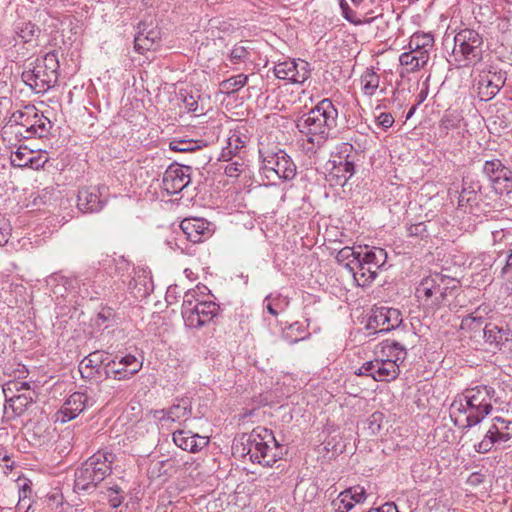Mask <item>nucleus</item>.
I'll return each mask as SVG.
<instances>
[{
	"mask_svg": "<svg viewBox=\"0 0 512 512\" xmlns=\"http://www.w3.org/2000/svg\"><path fill=\"white\" fill-rule=\"evenodd\" d=\"M497 401L496 391L491 386L478 385L465 389L451 403L450 417L459 428H471L491 413L492 404Z\"/></svg>",
	"mask_w": 512,
	"mask_h": 512,
	"instance_id": "f257e3e1",
	"label": "nucleus"
},
{
	"mask_svg": "<svg viewBox=\"0 0 512 512\" xmlns=\"http://www.w3.org/2000/svg\"><path fill=\"white\" fill-rule=\"evenodd\" d=\"M338 110L332 100L325 98L302 114L296 120V128L309 145L307 153H316L328 140L332 130L337 127Z\"/></svg>",
	"mask_w": 512,
	"mask_h": 512,
	"instance_id": "f03ea898",
	"label": "nucleus"
},
{
	"mask_svg": "<svg viewBox=\"0 0 512 512\" xmlns=\"http://www.w3.org/2000/svg\"><path fill=\"white\" fill-rule=\"evenodd\" d=\"M243 455L253 463L271 467L283 456V447L276 440L272 430L258 426L242 437Z\"/></svg>",
	"mask_w": 512,
	"mask_h": 512,
	"instance_id": "7ed1b4c3",
	"label": "nucleus"
},
{
	"mask_svg": "<svg viewBox=\"0 0 512 512\" xmlns=\"http://www.w3.org/2000/svg\"><path fill=\"white\" fill-rule=\"evenodd\" d=\"M58 70L57 54L48 52L24 69L21 79L36 94H44L57 83Z\"/></svg>",
	"mask_w": 512,
	"mask_h": 512,
	"instance_id": "20e7f679",
	"label": "nucleus"
},
{
	"mask_svg": "<svg viewBox=\"0 0 512 512\" xmlns=\"http://www.w3.org/2000/svg\"><path fill=\"white\" fill-rule=\"evenodd\" d=\"M458 286L459 282L456 279L434 273L420 281L415 295L424 306L437 309L446 304L448 296H452Z\"/></svg>",
	"mask_w": 512,
	"mask_h": 512,
	"instance_id": "39448f33",
	"label": "nucleus"
},
{
	"mask_svg": "<svg viewBox=\"0 0 512 512\" xmlns=\"http://www.w3.org/2000/svg\"><path fill=\"white\" fill-rule=\"evenodd\" d=\"M345 267L352 273L354 281L360 287L369 286L377 277L378 271L387 261V252L380 247L365 248Z\"/></svg>",
	"mask_w": 512,
	"mask_h": 512,
	"instance_id": "423d86ee",
	"label": "nucleus"
},
{
	"mask_svg": "<svg viewBox=\"0 0 512 512\" xmlns=\"http://www.w3.org/2000/svg\"><path fill=\"white\" fill-rule=\"evenodd\" d=\"M114 454L97 451L89 457L75 472V488L87 491L95 488L112 472Z\"/></svg>",
	"mask_w": 512,
	"mask_h": 512,
	"instance_id": "0eeeda50",
	"label": "nucleus"
},
{
	"mask_svg": "<svg viewBox=\"0 0 512 512\" xmlns=\"http://www.w3.org/2000/svg\"><path fill=\"white\" fill-rule=\"evenodd\" d=\"M484 40L473 29H462L454 37L453 57L459 67H471L483 60Z\"/></svg>",
	"mask_w": 512,
	"mask_h": 512,
	"instance_id": "6e6552de",
	"label": "nucleus"
},
{
	"mask_svg": "<svg viewBox=\"0 0 512 512\" xmlns=\"http://www.w3.org/2000/svg\"><path fill=\"white\" fill-rule=\"evenodd\" d=\"M181 313L187 327L201 328L218 315L219 305L211 300H200L196 290H189L184 295Z\"/></svg>",
	"mask_w": 512,
	"mask_h": 512,
	"instance_id": "1a4fd4ad",
	"label": "nucleus"
},
{
	"mask_svg": "<svg viewBox=\"0 0 512 512\" xmlns=\"http://www.w3.org/2000/svg\"><path fill=\"white\" fill-rule=\"evenodd\" d=\"M259 156L266 178L292 180L296 176V165L284 150L260 148Z\"/></svg>",
	"mask_w": 512,
	"mask_h": 512,
	"instance_id": "9d476101",
	"label": "nucleus"
},
{
	"mask_svg": "<svg viewBox=\"0 0 512 512\" xmlns=\"http://www.w3.org/2000/svg\"><path fill=\"white\" fill-rule=\"evenodd\" d=\"M11 121L25 128V132L28 134L27 138L45 137L52 127L51 121L43 113L38 112L34 106H26L24 110L15 111L11 116Z\"/></svg>",
	"mask_w": 512,
	"mask_h": 512,
	"instance_id": "9b49d317",
	"label": "nucleus"
},
{
	"mask_svg": "<svg viewBox=\"0 0 512 512\" xmlns=\"http://www.w3.org/2000/svg\"><path fill=\"white\" fill-rule=\"evenodd\" d=\"M402 323L401 312L396 308L375 306L367 322V329L374 333L388 332Z\"/></svg>",
	"mask_w": 512,
	"mask_h": 512,
	"instance_id": "f8f14e48",
	"label": "nucleus"
},
{
	"mask_svg": "<svg viewBox=\"0 0 512 512\" xmlns=\"http://www.w3.org/2000/svg\"><path fill=\"white\" fill-rule=\"evenodd\" d=\"M400 368L395 364V360L379 358L378 356L370 361H366L358 369L357 375L372 377L375 381H392L398 377Z\"/></svg>",
	"mask_w": 512,
	"mask_h": 512,
	"instance_id": "ddd939ff",
	"label": "nucleus"
},
{
	"mask_svg": "<svg viewBox=\"0 0 512 512\" xmlns=\"http://www.w3.org/2000/svg\"><path fill=\"white\" fill-rule=\"evenodd\" d=\"M274 74L279 79L302 84L310 77L311 68L305 60L289 59L277 63L274 67Z\"/></svg>",
	"mask_w": 512,
	"mask_h": 512,
	"instance_id": "4468645a",
	"label": "nucleus"
},
{
	"mask_svg": "<svg viewBox=\"0 0 512 512\" xmlns=\"http://www.w3.org/2000/svg\"><path fill=\"white\" fill-rule=\"evenodd\" d=\"M484 174L489 177L494 190L503 194L512 189V171L499 159L487 160L483 166Z\"/></svg>",
	"mask_w": 512,
	"mask_h": 512,
	"instance_id": "2eb2a0df",
	"label": "nucleus"
},
{
	"mask_svg": "<svg viewBox=\"0 0 512 512\" xmlns=\"http://www.w3.org/2000/svg\"><path fill=\"white\" fill-rule=\"evenodd\" d=\"M191 170L190 166L171 164L163 175V189L170 195L181 192L191 182Z\"/></svg>",
	"mask_w": 512,
	"mask_h": 512,
	"instance_id": "dca6fc26",
	"label": "nucleus"
},
{
	"mask_svg": "<svg viewBox=\"0 0 512 512\" xmlns=\"http://www.w3.org/2000/svg\"><path fill=\"white\" fill-rule=\"evenodd\" d=\"M107 190L104 185L82 187L77 194V207L83 213H97L103 209L106 199L103 193Z\"/></svg>",
	"mask_w": 512,
	"mask_h": 512,
	"instance_id": "f3484780",
	"label": "nucleus"
},
{
	"mask_svg": "<svg viewBox=\"0 0 512 512\" xmlns=\"http://www.w3.org/2000/svg\"><path fill=\"white\" fill-rule=\"evenodd\" d=\"M477 84V91L482 101H489L494 98L506 81L505 72L489 69L483 71Z\"/></svg>",
	"mask_w": 512,
	"mask_h": 512,
	"instance_id": "a211bd4d",
	"label": "nucleus"
},
{
	"mask_svg": "<svg viewBox=\"0 0 512 512\" xmlns=\"http://www.w3.org/2000/svg\"><path fill=\"white\" fill-rule=\"evenodd\" d=\"M95 401L83 392H74L64 402L60 409L61 421L67 422L76 418L88 406L94 405Z\"/></svg>",
	"mask_w": 512,
	"mask_h": 512,
	"instance_id": "6ab92c4d",
	"label": "nucleus"
},
{
	"mask_svg": "<svg viewBox=\"0 0 512 512\" xmlns=\"http://www.w3.org/2000/svg\"><path fill=\"white\" fill-rule=\"evenodd\" d=\"M180 228L192 243H200L210 235L209 222L201 218H186L181 221Z\"/></svg>",
	"mask_w": 512,
	"mask_h": 512,
	"instance_id": "aec40b11",
	"label": "nucleus"
},
{
	"mask_svg": "<svg viewBox=\"0 0 512 512\" xmlns=\"http://www.w3.org/2000/svg\"><path fill=\"white\" fill-rule=\"evenodd\" d=\"M106 359V353L99 350H96L84 357L79 364L81 377L88 380L99 378L101 366Z\"/></svg>",
	"mask_w": 512,
	"mask_h": 512,
	"instance_id": "412c9836",
	"label": "nucleus"
},
{
	"mask_svg": "<svg viewBox=\"0 0 512 512\" xmlns=\"http://www.w3.org/2000/svg\"><path fill=\"white\" fill-rule=\"evenodd\" d=\"M174 443L182 450L195 453L208 444L206 437L192 434L191 431L177 430L173 433Z\"/></svg>",
	"mask_w": 512,
	"mask_h": 512,
	"instance_id": "4be33fe9",
	"label": "nucleus"
},
{
	"mask_svg": "<svg viewBox=\"0 0 512 512\" xmlns=\"http://www.w3.org/2000/svg\"><path fill=\"white\" fill-rule=\"evenodd\" d=\"M244 128H237L232 131L228 137L227 146H225L220 155V160L229 161L243 149L249 141V136Z\"/></svg>",
	"mask_w": 512,
	"mask_h": 512,
	"instance_id": "5701e85b",
	"label": "nucleus"
},
{
	"mask_svg": "<svg viewBox=\"0 0 512 512\" xmlns=\"http://www.w3.org/2000/svg\"><path fill=\"white\" fill-rule=\"evenodd\" d=\"M138 28L139 31L134 38V48L138 53L144 54L146 51L154 49L160 38V32L157 29L147 31L145 23H140Z\"/></svg>",
	"mask_w": 512,
	"mask_h": 512,
	"instance_id": "b1692460",
	"label": "nucleus"
},
{
	"mask_svg": "<svg viewBox=\"0 0 512 512\" xmlns=\"http://www.w3.org/2000/svg\"><path fill=\"white\" fill-rule=\"evenodd\" d=\"M379 358L395 360V364L400 367L407 356L406 348L396 341L386 340L376 352Z\"/></svg>",
	"mask_w": 512,
	"mask_h": 512,
	"instance_id": "393cba45",
	"label": "nucleus"
},
{
	"mask_svg": "<svg viewBox=\"0 0 512 512\" xmlns=\"http://www.w3.org/2000/svg\"><path fill=\"white\" fill-rule=\"evenodd\" d=\"M191 415V409L188 407L186 401H182V403L175 404L171 406L168 410H155L154 418L159 421H179V420H187Z\"/></svg>",
	"mask_w": 512,
	"mask_h": 512,
	"instance_id": "a878e982",
	"label": "nucleus"
},
{
	"mask_svg": "<svg viewBox=\"0 0 512 512\" xmlns=\"http://www.w3.org/2000/svg\"><path fill=\"white\" fill-rule=\"evenodd\" d=\"M483 336L487 344L498 349H501L509 340V332L492 323L485 325L483 328Z\"/></svg>",
	"mask_w": 512,
	"mask_h": 512,
	"instance_id": "bb28decb",
	"label": "nucleus"
},
{
	"mask_svg": "<svg viewBox=\"0 0 512 512\" xmlns=\"http://www.w3.org/2000/svg\"><path fill=\"white\" fill-rule=\"evenodd\" d=\"M463 120L460 112L457 110H446L438 123L439 138H446L449 132L460 127Z\"/></svg>",
	"mask_w": 512,
	"mask_h": 512,
	"instance_id": "cd10ccee",
	"label": "nucleus"
},
{
	"mask_svg": "<svg viewBox=\"0 0 512 512\" xmlns=\"http://www.w3.org/2000/svg\"><path fill=\"white\" fill-rule=\"evenodd\" d=\"M27 436L29 441L34 445H44L49 442L51 438L50 427L48 421H38L27 428Z\"/></svg>",
	"mask_w": 512,
	"mask_h": 512,
	"instance_id": "c85d7f7f",
	"label": "nucleus"
},
{
	"mask_svg": "<svg viewBox=\"0 0 512 512\" xmlns=\"http://www.w3.org/2000/svg\"><path fill=\"white\" fill-rule=\"evenodd\" d=\"M354 172V160L337 161V159H333V169L331 174L338 178L335 181L337 185L344 186L353 176Z\"/></svg>",
	"mask_w": 512,
	"mask_h": 512,
	"instance_id": "c756f323",
	"label": "nucleus"
},
{
	"mask_svg": "<svg viewBox=\"0 0 512 512\" xmlns=\"http://www.w3.org/2000/svg\"><path fill=\"white\" fill-rule=\"evenodd\" d=\"M15 34L23 43L36 42L41 34V29L31 21H20L14 28Z\"/></svg>",
	"mask_w": 512,
	"mask_h": 512,
	"instance_id": "7c9ffc66",
	"label": "nucleus"
},
{
	"mask_svg": "<svg viewBox=\"0 0 512 512\" xmlns=\"http://www.w3.org/2000/svg\"><path fill=\"white\" fill-rule=\"evenodd\" d=\"M498 434L499 430H497V427H494L493 423H491L483 439L474 446L475 450L482 454L490 452L496 443L503 442L498 439Z\"/></svg>",
	"mask_w": 512,
	"mask_h": 512,
	"instance_id": "2f4dec72",
	"label": "nucleus"
},
{
	"mask_svg": "<svg viewBox=\"0 0 512 512\" xmlns=\"http://www.w3.org/2000/svg\"><path fill=\"white\" fill-rule=\"evenodd\" d=\"M360 81L363 93L373 96L379 87L380 77L372 68H367L361 75Z\"/></svg>",
	"mask_w": 512,
	"mask_h": 512,
	"instance_id": "473e14b6",
	"label": "nucleus"
},
{
	"mask_svg": "<svg viewBox=\"0 0 512 512\" xmlns=\"http://www.w3.org/2000/svg\"><path fill=\"white\" fill-rule=\"evenodd\" d=\"M463 188L459 195V205L464 203H470L476 200L477 193L481 190L479 182L471 181L468 185L467 179H471L469 176L463 178Z\"/></svg>",
	"mask_w": 512,
	"mask_h": 512,
	"instance_id": "72a5a7b5",
	"label": "nucleus"
},
{
	"mask_svg": "<svg viewBox=\"0 0 512 512\" xmlns=\"http://www.w3.org/2000/svg\"><path fill=\"white\" fill-rule=\"evenodd\" d=\"M248 76L245 74H238L232 76L220 83V90L225 94H233L239 91L247 83Z\"/></svg>",
	"mask_w": 512,
	"mask_h": 512,
	"instance_id": "f704fd0d",
	"label": "nucleus"
},
{
	"mask_svg": "<svg viewBox=\"0 0 512 512\" xmlns=\"http://www.w3.org/2000/svg\"><path fill=\"white\" fill-rule=\"evenodd\" d=\"M421 56L420 59L412 55V52H404L399 57V62L405 68L406 73H413L420 70L425 66V59Z\"/></svg>",
	"mask_w": 512,
	"mask_h": 512,
	"instance_id": "c9c22d12",
	"label": "nucleus"
},
{
	"mask_svg": "<svg viewBox=\"0 0 512 512\" xmlns=\"http://www.w3.org/2000/svg\"><path fill=\"white\" fill-rule=\"evenodd\" d=\"M32 159H34V151L27 147H19L10 156L11 164L19 168L27 167Z\"/></svg>",
	"mask_w": 512,
	"mask_h": 512,
	"instance_id": "e433bc0d",
	"label": "nucleus"
},
{
	"mask_svg": "<svg viewBox=\"0 0 512 512\" xmlns=\"http://www.w3.org/2000/svg\"><path fill=\"white\" fill-rule=\"evenodd\" d=\"M32 402L31 396L25 394L17 395L7 401L5 409L11 408L15 416H20Z\"/></svg>",
	"mask_w": 512,
	"mask_h": 512,
	"instance_id": "4c0bfd02",
	"label": "nucleus"
},
{
	"mask_svg": "<svg viewBox=\"0 0 512 512\" xmlns=\"http://www.w3.org/2000/svg\"><path fill=\"white\" fill-rule=\"evenodd\" d=\"M106 377H111L116 380H128L132 377L128 369L123 366H119L116 360H112L106 364L105 369Z\"/></svg>",
	"mask_w": 512,
	"mask_h": 512,
	"instance_id": "58836bf2",
	"label": "nucleus"
},
{
	"mask_svg": "<svg viewBox=\"0 0 512 512\" xmlns=\"http://www.w3.org/2000/svg\"><path fill=\"white\" fill-rule=\"evenodd\" d=\"M494 427L499 430L498 439L506 442L512 437V420L508 421L502 417H494L492 420Z\"/></svg>",
	"mask_w": 512,
	"mask_h": 512,
	"instance_id": "ea45409f",
	"label": "nucleus"
},
{
	"mask_svg": "<svg viewBox=\"0 0 512 512\" xmlns=\"http://www.w3.org/2000/svg\"><path fill=\"white\" fill-rule=\"evenodd\" d=\"M246 44L247 42L241 41L231 50L230 60L233 64L245 62L249 58L251 49Z\"/></svg>",
	"mask_w": 512,
	"mask_h": 512,
	"instance_id": "a19ab883",
	"label": "nucleus"
},
{
	"mask_svg": "<svg viewBox=\"0 0 512 512\" xmlns=\"http://www.w3.org/2000/svg\"><path fill=\"white\" fill-rule=\"evenodd\" d=\"M118 365L125 367V369H128L129 373L132 376L138 373L142 368V362L131 354L121 357L120 360L118 361Z\"/></svg>",
	"mask_w": 512,
	"mask_h": 512,
	"instance_id": "79ce46f5",
	"label": "nucleus"
},
{
	"mask_svg": "<svg viewBox=\"0 0 512 512\" xmlns=\"http://www.w3.org/2000/svg\"><path fill=\"white\" fill-rule=\"evenodd\" d=\"M434 39L430 34L425 33H415L409 42V47L415 46V48H431L433 46Z\"/></svg>",
	"mask_w": 512,
	"mask_h": 512,
	"instance_id": "37998d69",
	"label": "nucleus"
},
{
	"mask_svg": "<svg viewBox=\"0 0 512 512\" xmlns=\"http://www.w3.org/2000/svg\"><path fill=\"white\" fill-rule=\"evenodd\" d=\"M335 508L334 512H348L354 507V503L350 500L348 494L342 491L336 500L332 502Z\"/></svg>",
	"mask_w": 512,
	"mask_h": 512,
	"instance_id": "c03bdc74",
	"label": "nucleus"
},
{
	"mask_svg": "<svg viewBox=\"0 0 512 512\" xmlns=\"http://www.w3.org/2000/svg\"><path fill=\"white\" fill-rule=\"evenodd\" d=\"M169 147L177 152H191L199 148L196 141L193 140H177L174 139L170 142Z\"/></svg>",
	"mask_w": 512,
	"mask_h": 512,
	"instance_id": "a18cd8bd",
	"label": "nucleus"
},
{
	"mask_svg": "<svg viewBox=\"0 0 512 512\" xmlns=\"http://www.w3.org/2000/svg\"><path fill=\"white\" fill-rule=\"evenodd\" d=\"M354 152V147L350 143H340L336 147V154L334 156V159H337V161H343V160H353L352 154Z\"/></svg>",
	"mask_w": 512,
	"mask_h": 512,
	"instance_id": "49530a36",
	"label": "nucleus"
},
{
	"mask_svg": "<svg viewBox=\"0 0 512 512\" xmlns=\"http://www.w3.org/2000/svg\"><path fill=\"white\" fill-rule=\"evenodd\" d=\"M360 254V251H355L352 247H344L342 248L336 255V260L339 263H351L352 260H355L354 257Z\"/></svg>",
	"mask_w": 512,
	"mask_h": 512,
	"instance_id": "de8ad7c7",
	"label": "nucleus"
},
{
	"mask_svg": "<svg viewBox=\"0 0 512 512\" xmlns=\"http://www.w3.org/2000/svg\"><path fill=\"white\" fill-rule=\"evenodd\" d=\"M353 503H362L366 500L365 489L361 486H354L344 490Z\"/></svg>",
	"mask_w": 512,
	"mask_h": 512,
	"instance_id": "09e8293b",
	"label": "nucleus"
},
{
	"mask_svg": "<svg viewBox=\"0 0 512 512\" xmlns=\"http://www.w3.org/2000/svg\"><path fill=\"white\" fill-rule=\"evenodd\" d=\"M339 6L342 11L343 17L353 24H360L361 21L356 19L355 12L349 7L346 0H339Z\"/></svg>",
	"mask_w": 512,
	"mask_h": 512,
	"instance_id": "8fccbe9b",
	"label": "nucleus"
},
{
	"mask_svg": "<svg viewBox=\"0 0 512 512\" xmlns=\"http://www.w3.org/2000/svg\"><path fill=\"white\" fill-rule=\"evenodd\" d=\"M395 120L391 113L388 112H381L376 117V124L377 126L381 127L384 130H387L388 128L392 127Z\"/></svg>",
	"mask_w": 512,
	"mask_h": 512,
	"instance_id": "3c124183",
	"label": "nucleus"
},
{
	"mask_svg": "<svg viewBox=\"0 0 512 512\" xmlns=\"http://www.w3.org/2000/svg\"><path fill=\"white\" fill-rule=\"evenodd\" d=\"M31 492H32V490H31V487L29 486L28 483H24L23 485L20 486V488H19V501H18V504H17V509L18 510H21L22 503L26 502L27 499H28V508H30V506H31V502H30Z\"/></svg>",
	"mask_w": 512,
	"mask_h": 512,
	"instance_id": "603ef678",
	"label": "nucleus"
},
{
	"mask_svg": "<svg viewBox=\"0 0 512 512\" xmlns=\"http://www.w3.org/2000/svg\"><path fill=\"white\" fill-rule=\"evenodd\" d=\"M509 236H511L510 230L507 228H501L492 231V237L494 243L508 242Z\"/></svg>",
	"mask_w": 512,
	"mask_h": 512,
	"instance_id": "864d4df0",
	"label": "nucleus"
},
{
	"mask_svg": "<svg viewBox=\"0 0 512 512\" xmlns=\"http://www.w3.org/2000/svg\"><path fill=\"white\" fill-rule=\"evenodd\" d=\"M409 236H420L423 237L427 231L424 222L412 224L407 228Z\"/></svg>",
	"mask_w": 512,
	"mask_h": 512,
	"instance_id": "5fc2aeb1",
	"label": "nucleus"
},
{
	"mask_svg": "<svg viewBox=\"0 0 512 512\" xmlns=\"http://www.w3.org/2000/svg\"><path fill=\"white\" fill-rule=\"evenodd\" d=\"M48 157L34 152V159H32L27 167L39 170L47 163Z\"/></svg>",
	"mask_w": 512,
	"mask_h": 512,
	"instance_id": "6e6d98bb",
	"label": "nucleus"
},
{
	"mask_svg": "<svg viewBox=\"0 0 512 512\" xmlns=\"http://www.w3.org/2000/svg\"><path fill=\"white\" fill-rule=\"evenodd\" d=\"M243 163L235 161L225 167V174L229 177H237L242 171Z\"/></svg>",
	"mask_w": 512,
	"mask_h": 512,
	"instance_id": "4d7b16f0",
	"label": "nucleus"
},
{
	"mask_svg": "<svg viewBox=\"0 0 512 512\" xmlns=\"http://www.w3.org/2000/svg\"><path fill=\"white\" fill-rule=\"evenodd\" d=\"M410 48V51L409 52H412V55H414L416 58H419L421 56H423L425 59V65L427 64L428 60H429V52H428V48H415V46L413 45V47H409Z\"/></svg>",
	"mask_w": 512,
	"mask_h": 512,
	"instance_id": "13d9d810",
	"label": "nucleus"
},
{
	"mask_svg": "<svg viewBox=\"0 0 512 512\" xmlns=\"http://www.w3.org/2000/svg\"><path fill=\"white\" fill-rule=\"evenodd\" d=\"M372 512H399L394 502H386L379 508L371 510Z\"/></svg>",
	"mask_w": 512,
	"mask_h": 512,
	"instance_id": "bf43d9fd",
	"label": "nucleus"
},
{
	"mask_svg": "<svg viewBox=\"0 0 512 512\" xmlns=\"http://www.w3.org/2000/svg\"><path fill=\"white\" fill-rule=\"evenodd\" d=\"M264 303L265 304V308L267 309V311L273 315V316H277L278 315V311L274 308V306L272 305V303L270 302V296H267L264 300Z\"/></svg>",
	"mask_w": 512,
	"mask_h": 512,
	"instance_id": "052dcab7",
	"label": "nucleus"
},
{
	"mask_svg": "<svg viewBox=\"0 0 512 512\" xmlns=\"http://www.w3.org/2000/svg\"><path fill=\"white\" fill-rule=\"evenodd\" d=\"M123 502V497L119 495L110 496L109 503L113 508L119 507Z\"/></svg>",
	"mask_w": 512,
	"mask_h": 512,
	"instance_id": "680f3d73",
	"label": "nucleus"
},
{
	"mask_svg": "<svg viewBox=\"0 0 512 512\" xmlns=\"http://www.w3.org/2000/svg\"><path fill=\"white\" fill-rule=\"evenodd\" d=\"M265 481L267 482V485L268 486H273V485H276L277 482L279 481V476L278 474H270L266 479Z\"/></svg>",
	"mask_w": 512,
	"mask_h": 512,
	"instance_id": "e2e57ef3",
	"label": "nucleus"
},
{
	"mask_svg": "<svg viewBox=\"0 0 512 512\" xmlns=\"http://www.w3.org/2000/svg\"><path fill=\"white\" fill-rule=\"evenodd\" d=\"M8 242V232L6 229L0 228V246Z\"/></svg>",
	"mask_w": 512,
	"mask_h": 512,
	"instance_id": "0e129e2a",
	"label": "nucleus"
},
{
	"mask_svg": "<svg viewBox=\"0 0 512 512\" xmlns=\"http://www.w3.org/2000/svg\"><path fill=\"white\" fill-rule=\"evenodd\" d=\"M186 106L189 109V111L195 112V111H197L198 104L193 99V97H190V101H186Z\"/></svg>",
	"mask_w": 512,
	"mask_h": 512,
	"instance_id": "69168bd1",
	"label": "nucleus"
},
{
	"mask_svg": "<svg viewBox=\"0 0 512 512\" xmlns=\"http://www.w3.org/2000/svg\"><path fill=\"white\" fill-rule=\"evenodd\" d=\"M512 270V248H511V252L510 254L508 255V258H507V262H506V265L505 267L503 268V271L505 273H508Z\"/></svg>",
	"mask_w": 512,
	"mask_h": 512,
	"instance_id": "338daca9",
	"label": "nucleus"
},
{
	"mask_svg": "<svg viewBox=\"0 0 512 512\" xmlns=\"http://www.w3.org/2000/svg\"><path fill=\"white\" fill-rule=\"evenodd\" d=\"M418 101H417V105L421 104L427 97V90H422L419 94H418Z\"/></svg>",
	"mask_w": 512,
	"mask_h": 512,
	"instance_id": "774afa93",
	"label": "nucleus"
}]
</instances>
